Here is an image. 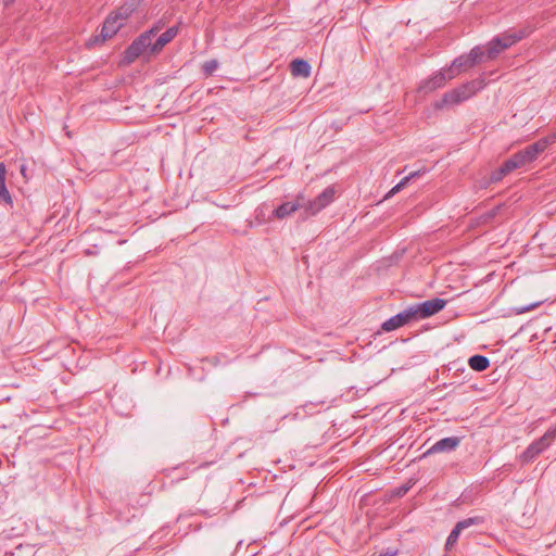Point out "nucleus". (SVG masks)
Masks as SVG:
<instances>
[{"instance_id":"obj_1","label":"nucleus","mask_w":556,"mask_h":556,"mask_svg":"<svg viewBox=\"0 0 556 556\" xmlns=\"http://www.w3.org/2000/svg\"><path fill=\"white\" fill-rule=\"evenodd\" d=\"M484 87V80L483 79H475L468 83H465L460 85L459 87L445 92L442 97V99L435 103V109H442L445 105H455L459 104L469 98H471L473 94L477 93L480 89Z\"/></svg>"},{"instance_id":"obj_2","label":"nucleus","mask_w":556,"mask_h":556,"mask_svg":"<svg viewBox=\"0 0 556 556\" xmlns=\"http://www.w3.org/2000/svg\"><path fill=\"white\" fill-rule=\"evenodd\" d=\"M484 55L485 52L483 48L479 46L472 48L468 54H463L452 62L450 67L446 68L447 77L453 79L462 72L472 68L484 61Z\"/></svg>"},{"instance_id":"obj_3","label":"nucleus","mask_w":556,"mask_h":556,"mask_svg":"<svg viewBox=\"0 0 556 556\" xmlns=\"http://www.w3.org/2000/svg\"><path fill=\"white\" fill-rule=\"evenodd\" d=\"M555 142L556 130L539 139L536 142L527 146L525 149L516 152L514 154L515 159L519 163L520 167H523L534 162L538 159V156L547 149V147Z\"/></svg>"},{"instance_id":"obj_4","label":"nucleus","mask_w":556,"mask_h":556,"mask_svg":"<svg viewBox=\"0 0 556 556\" xmlns=\"http://www.w3.org/2000/svg\"><path fill=\"white\" fill-rule=\"evenodd\" d=\"M152 39L147 34L139 35L125 50L123 62L125 64L134 63L139 56L150 60L155 54H150Z\"/></svg>"},{"instance_id":"obj_5","label":"nucleus","mask_w":556,"mask_h":556,"mask_svg":"<svg viewBox=\"0 0 556 556\" xmlns=\"http://www.w3.org/2000/svg\"><path fill=\"white\" fill-rule=\"evenodd\" d=\"M556 439V427L548 429L540 439L533 441L519 456L522 464L533 462L541 453L551 446Z\"/></svg>"},{"instance_id":"obj_6","label":"nucleus","mask_w":556,"mask_h":556,"mask_svg":"<svg viewBox=\"0 0 556 556\" xmlns=\"http://www.w3.org/2000/svg\"><path fill=\"white\" fill-rule=\"evenodd\" d=\"M417 315L413 305L405 308L403 312L390 317L382 325L381 329L386 332H390L399 329L413 320H417Z\"/></svg>"},{"instance_id":"obj_7","label":"nucleus","mask_w":556,"mask_h":556,"mask_svg":"<svg viewBox=\"0 0 556 556\" xmlns=\"http://www.w3.org/2000/svg\"><path fill=\"white\" fill-rule=\"evenodd\" d=\"M483 522L484 518L481 516L469 517L458 521L446 539L445 549L451 551L456 545L463 530L471 526L482 525Z\"/></svg>"},{"instance_id":"obj_8","label":"nucleus","mask_w":556,"mask_h":556,"mask_svg":"<svg viewBox=\"0 0 556 556\" xmlns=\"http://www.w3.org/2000/svg\"><path fill=\"white\" fill-rule=\"evenodd\" d=\"M445 305L446 301L440 298H434L421 303L413 304L418 319H425L435 315L437 313L441 312Z\"/></svg>"},{"instance_id":"obj_9","label":"nucleus","mask_w":556,"mask_h":556,"mask_svg":"<svg viewBox=\"0 0 556 556\" xmlns=\"http://www.w3.org/2000/svg\"><path fill=\"white\" fill-rule=\"evenodd\" d=\"M334 187H327L321 193H319L314 200L305 202V211L309 215H315L329 205L334 199Z\"/></svg>"},{"instance_id":"obj_10","label":"nucleus","mask_w":556,"mask_h":556,"mask_svg":"<svg viewBox=\"0 0 556 556\" xmlns=\"http://www.w3.org/2000/svg\"><path fill=\"white\" fill-rule=\"evenodd\" d=\"M447 80H451L447 77L446 68L442 70L434 75H432L429 79L424 80L420 85L418 90L424 93L432 92L445 85Z\"/></svg>"},{"instance_id":"obj_11","label":"nucleus","mask_w":556,"mask_h":556,"mask_svg":"<svg viewBox=\"0 0 556 556\" xmlns=\"http://www.w3.org/2000/svg\"><path fill=\"white\" fill-rule=\"evenodd\" d=\"M305 198L299 194L293 202H285L280 204L276 210L273 211V215L278 219H283L290 216L299 208H305Z\"/></svg>"},{"instance_id":"obj_12","label":"nucleus","mask_w":556,"mask_h":556,"mask_svg":"<svg viewBox=\"0 0 556 556\" xmlns=\"http://www.w3.org/2000/svg\"><path fill=\"white\" fill-rule=\"evenodd\" d=\"M178 26H172L161 34L157 39L152 42L150 54H159L163 48L178 35Z\"/></svg>"},{"instance_id":"obj_13","label":"nucleus","mask_w":556,"mask_h":556,"mask_svg":"<svg viewBox=\"0 0 556 556\" xmlns=\"http://www.w3.org/2000/svg\"><path fill=\"white\" fill-rule=\"evenodd\" d=\"M460 443L458 437H447L435 442L425 455L454 451Z\"/></svg>"},{"instance_id":"obj_14","label":"nucleus","mask_w":556,"mask_h":556,"mask_svg":"<svg viewBox=\"0 0 556 556\" xmlns=\"http://www.w3.org/2000/svg\"><path fill=\"white\" fill-rule=\"evenodd\" d=\"M122 27L123 25L116 20V16H114L112 13L109 14L101 28V41H105L106 39L112 38Z\"/></svg>"},{"instance_id":"obj_15","label":"nucleus","mask_w":556,"mask_h":556,"mask_svg":"<svg viewBox=\"0 0 556 556\" xmlns=\"http://www.w3.org/2000/svg\"><path fill=\"white\" fill-rule=\"evenodd\" d=\"M529 33L526 29H519V30H509L504 33L501 36H497L496 38L501 40L502 48L505 50L511 47L514 43L518 42L522 38L527 37Z\"/></svg>"},{"instance_id":"obj_16","label":"nucleus","mask_w":556,"mask_h":556,"mask_svg":"<svg viewBox=\"0 0 556 556\" xmlns=\"http://www.w3.org/2000/svg\"><path fill=\"white\" fill-rule=\"evenodd\" d=\"M7 168L3 163H0V204L13 207V199L9 192L7 185Z\"/></svg>"},{"instance_id":"obj_17","label":"nucleus","mask_w":556,"mask_h":556,"mask_svg":"<svg viewBox=\"0 0 556 556\" xmlns=\"http://www.w3.org/2000/svg\"><path fill=\"white\" fill-rule=\"evenodd\" d=\"M137 8V3L135 0L125 1L122 5H119L112 14L116 16V20L122 23L124 26L126 21L131 16Z\"/></svg>"},{"instance_id":"obj_18","label":"nucleus","mask_w":556,"mask_h":556,"mask_svg":"<svg viewBox=\"0 0 556 556\" xmlns=\"http://www.w3.org/2000/svg\"><path fill=\"white\" fill-rule=\"evenodd\" d=\"M290 71L293 76L306 78L311 75V65L303 59H295L290 63Z\"/></svg>"},{"instance_id":"obj_19","label":"nucleus","mask_w":556,"mask_h":556,"mask_svg":"<svg viewBox=\"0 0 556 556\" xmlns=\"http://www.w3.org/2000/svg\"><path fill=\"white\" fill-rule=\"evenodd\" d=\"M468 365L472 370L483 371L490 367V361L486 356L477 354L469 357Z\"/></svg>"},{"instance_id":"obj_20","label":"nucleus","mask_w":556,"mask_h":556,"mask_svg":"<svg viewBox=\"0 0 556 556\" xmlns=\"http://www.w3.org/2000/svg\"><path fill=\"white\" fill-rule=\"evenodd\" d=\"M505 49L502 48V42L500 39L494 37L486 46V49H484L485 55L484 60H493L495 59L502 51Z\"/></svg>"},{"instance_id":"obj_21","label":"nucleus","mask_w":556,"mask_h":556,"mask_svg":"<svg viewBox=\"0 0 556 556\" xmlns=\"http://www.w3.org/2000/svg\"><path fill=\"white\" fill-rule=\"evenodd\" d=\"M420 173H421V170H416V172L410 173L408 176L404 177L399 184H396L388 192V194L386 195V199H388L391 195H393V194L397 193L399 191H401L408 184L409 180H412L413 178L419 176Z\"/></svg>"},{"instance_id":"obj_22","label":"nucleus","mask_w":556,"mask_h":556,"mask_svg":"<svg viewBox=\"0 0 556 556\" xmlns=\"http://www.w3.org/2000/svg\"><path fill=\"white\" fill-rule=\"evenodd\" d=\"M218 68V62L217 60H208L203 63L202 70L205 76H211L214 74V72Z\"/></svg>"},{"instance_id":"obj_23","label":"nucleus","mask_w":556,"mask_h":556,"mask_svg":"<svg viewBox=\"0 0 556 556\" xmlns=\"http://www.w3.org/2000/svg\"><path fill=\"white\" fill-rule=\"evenodd\" d=\"M502 166L506 170L507 174L511 173L513 170L520 168L519 163L515 159V155L513 154L508 160H506Z\"/></svg>"},{"instance_id":"obj_24","label":"nucleus","mask_w":556,"mask_h":556,"mask_svg":"<svg viewBox=\"0 0 556 556\" xmlns=\"http://www.w3.org/2000/svg\"><path fill=\"white\" fill-rule=\"evenodd\" d=\"M507 175L506 170L504 169V167L501 165L497 169H495L494 172H492V174L490 175V181L491 182H498L501 181L505 176Z\"/></svg>"},{"instance_id":"obj_25","label":"nucleus","mask_w":556,"mask_h":556,"mask_svg":"<svg viewBox=\"0 0 556 556\" xmlns=\"http://www.w3.org/2000/svg\"><path fill=\"white\" fill-rule=\"evenodd\" d=\"M542 304V301H539V302H534V303H531L529 305H525V306H517V307H514V312L517 314V315H521L523 313H527V312H530L536 307H539L540 305Z\"/></svg>"},{"instance_id":"obj_26","label":"nucleus","mask_w":556,"mask_h":556,"mask_svg":"<svg viewBox=\"0 0 556 556\" xmlns=\"http://www.w3.org/2000/svg\"><path fill=\"white\" fill-rule=\"evenodd\" d=\"M164 24L159 21L155 25H153L150 29L143 31L144 34L148 35V37H150L151 39L156 36L160 30L163 28Z\"/></svg>"}]
</instances>
